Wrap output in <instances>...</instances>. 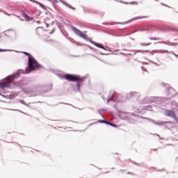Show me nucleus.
Returning <instances> with one entry per match:
<instances>
[{
    "label": "nucleus",
    "instance_id": "nucleus-6",
    "mask_svg": "<svg viewBox=\"0 0 178 178\" xmlns=\"http://www.w3.org/2000/svg\"><path fill=\"white\" fill-rule=\"evenodd\" d=\"M22 16H23V17H24V19L26 20V22H31V20L33 19V17H30L27 14H26V13H23Z\"/></svg>",
    "mask_w": 178,
    "mask_h": 178
},
{
    "label": "nucleus",
    "instance_id": "nucleus-14",
    "mask_svg": "<svg viewBox=\"0 0 178 178\" xmlns=\"http://www.w3.org/2000/svg\"><path fill=\"white\" fill-rule=\"evenodd\" d=\"M24 55H26V56H30V54L27 52H24Z\"/></svg>",
    "mask_w": 178,
    "mask_h": 178
},
{
    "label": "nucleus",
    "instance_id": "nucleus-13",
    "mask_svg": "<svg viewBox=\"0 0 178 178\" xmlns=\"http://www.w3.org/2000/svg\"><path fill=\"white\" fill-rule=\"evenodd\" d=\"M35 3H37V5H40V6H42V4L38 1H35Z\"/></svg>",
    "mask_w": 178,
    "mask_h": 178
},
{
    "label": "nucleus",
    "instance_id": "nucleus-12",
    "mask_svg": "<svg viewBox=\"0 0 178 178\" xmlns=\"http://www.w3.org/2000/svg\"><path fill=\"white\" fill-rule=\"evenodd\" d=\"M140 45H142L143 47L144 46H147V45H151V43H148V44H144V43H141Z\"/></svg>",
    "mask_w": 178,
    "mask_h": 178
},
{
    "label": "nucleus",
    "instance_id": "nucleus-17",
    "mask_svg": "<svg viewBox=\"0 0 178 178\" xmlns=\"http://www.w3.org/2000/svg\"><path fill=\"white\" fill-rule=\"evenodd\" d=\"M128 175H131V172H128Z\"/></svg>",
    "mask_w": 178,
    "mask_h": 178
},
{
    "label": "nucleus",
    "instance_id": "nucleus-15",
    "mask_svg": "<svg viewBox=\"0 0 178 178\" xmlns=\"http://www.w3.org/2000/svg\"><path fill=\"white\" fill-rule=\"evenodd\" d=\"M165 123H172L171 122H162L161 124H165Z\"/></svg>",
    "mask_w": 178,
    "mask_h": 178
},
{
    "label": "nucleus",
    "instance_id": "nucleus-9",
    "mask_svg": "<svg viewBox=\"0 0 178 178\" xmlns=\"http://www.w3.org/2000/svg\"><path fill=\"white\" fill-rule=\"evenodd\" d=\"M149 40H154V41H158V40H159V38H150Z\"/></svg>",
    "mask_w": 178,
    "mask_h": 178
},
{
    "label": "nucleus",
    "instance_id": "nucleus-11",
    "mask_svg": "<svg viewBox=\"0 0 178 178\" xmlns=\"http://www.w3.org/2000/svg\"><path fill=\"white\" fill-rule=\"evenodd\" d=\"M98 123H108V122L105 121V120H99Z\"/></svg>",
    "mask_w": 178,
    "mask_h": 178
},
{
    "label": "nucleus",
    "instance_id": "nucleus-3",
    "mask_svg": "<svg viewBox=\"0 0 178 178\" xmlns=\"http://www.w3.org/2000/svg\"><path fill=\"white\" fill-rule=\"evenodd\" d=\"M40 67H41V65L38 64V62L35 60V58H34V57L30 56L29 58L28 69L26 70V72L28 70H35V69H40Z\"/></svg>",
    "mask_w": 178,
    "mask_h": 178
},
{
    "label": "nucleus",
    "instance_id": "nucleus-5",
    "mask_svg": "<svg viewBox=\"0 0 178 178\" xmlns=\"http://www.w3.org/2000/svg\"><path fill=\"white\" fill-rule=\"evenodd\" d=\"M74 33L76 34V35H79V37H81V38H83V40H87V38L86 37V35L84 34H83V32H81V31L74 28L73 29Z\"/></svg>",
    "mask_w": 178,
    "mask_h": 178
},
{
    "label": "nucleus",
    "instance_id": "nucleus-8",
    "mask_svg": "<svg viewBox=\"0 0 178 178\" xmlns=\"http://www.w3.org/2000/svg\"><path fill=\"white\" fill-rule=\"evenodd\" d=\"M95 46L97 47L98 48H101L102 49H104V51H106V49L105 48V47L101 44L97 43L95 44Z\"/></svg>",
    "mask_w": 178,
    "mask_h": 178
},
{
    "label": "nucleus",
    "instance_id": "nucleus-16",
    "mask_svg": "<svg viewBox=\"0 0 178 178\" xmlns=\"http://www.w3.org/2000/svg\"><path fill=\"white\" fill-rule=\"evenodd\" d=\"M4 50L0 49V52H3Z\"/></svg>",
    "mask_w": 178,
    "mask_h": 178
},
{
    "label": "nucleus",
    "instance_id": "nucleus-4",
    "mask_svg": "<svg viewBox=\"0 0 178 178\" xmlns=\"http://www.w3.org/2000/svg\"><path fill=\"white\" fill-rule=\"evenodd\" d=\"M165 115L168 118H172L178 123V118H177V116H176V113H175V111H173L172 110H166L165 112Z\"/></svg>",
    "mask_w": 178,
    "mask_h": 178
},
{
    "label": "nucleus",
    "instance_id": "nucleus-18",
    "mask_svg": "<svg viewBox=\"0 0 178 178\" xmlns=\"http://www.w3.org/2000/svg\"><path fill=\"white\" fill-rule=\"evenodd\" d=\"M175 45H177V43H175Z\"/></svg>",
    "mask_w": 178,
    "mask_h": 178
},
{
    "label": "nucleus",
    "instance_id": "nucleus-7",
    "mask_svg": "<svg viewBox=\"0 0 178 178\" xmlns=\"http://www.w3.org/2000/svg\"><path fill=\"white\" fill-rule=\"evenodd\" d=\"M42 30L41 29V28H37L35 31V33L36 34V35L40 36L41 34H42Z\"/></svg>",
    "mask_w": 178,
    "mask_h": 178
},
{
    "label": "nucleus",
    "instance_id": "nucleus-2",
    "mask_svg": "<svg viewBox=\"0 0 178 178\" xmlns=\"http://www.w3.org/2000/svg\"><path fill=\"white\" fill-rule=\"evenodd\" d=\"M18 77H20V74L19 72L9 75L7 77V80L0 82V88H1V90H3L4 88H10V80L13 79H18Z\"/></svg>",
    "mask_w": 178,
    "mask_h": 178
},
{
    "label": "nucleus",
    "instance_id": "nucleus-1",
    "mask_svg": "<svg viewBox=\"0 0 178 178\" xmlns=\"http://www.w3.org/2000/svg\"><path fill=\"white\" fill-rule=\"evenodd\" d=\"M64 78L65 80L68 81H77L76 87H78V90H80V83H83L84 81V78L80 76V75H73L70 74H66L64 75Z\"/></svg>",
    "mask_w": 178,
    "mask_h": 178
},
{
    "label": "nucleus",
    "instance_id": "nucleus-10",
    "mask_svg": "<svg viewBox=\"0 0 178 178\" xmlns=\"http://www.w3.org/2000/svg\"><path fill=\"white\" fill-rule=\"evenodd\" d=\"M107 124H110V126H113V127H118V125H115V124H114L113 123H111V122H108Z\"/></svg>",
    "mask_w": 178,
    "mask_h": 178
}]
</instances>
